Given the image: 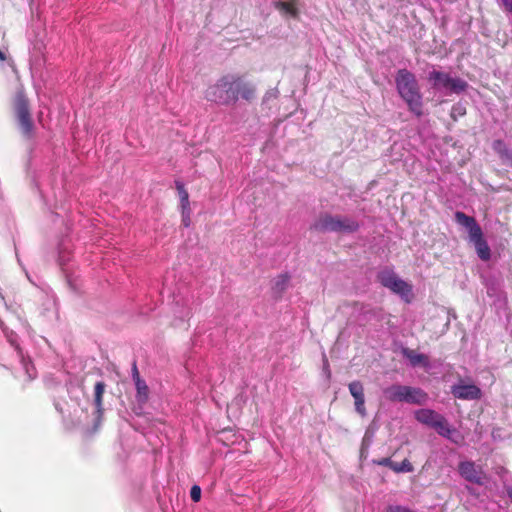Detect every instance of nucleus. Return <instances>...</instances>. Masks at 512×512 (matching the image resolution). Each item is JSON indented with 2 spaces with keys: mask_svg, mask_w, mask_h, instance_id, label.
<instances>
[{
  "mask_svg": "<svg viewBox=\"0 0 512 512\" xmlns=\"http://www.w3.org/2000/svg\"><path fill=\"white\" fill-rule=\"evenodd\" d=\"M256 87L253 83L235 74H227L219 78L215 84L205 91V99L218 105L229 106L239 99L251 101L255 98Z\"/></svg>",
  "mask_w": 512,
  "mask_h": 512,
  "instance_id": "obj_1",
  "label": "nucleus"
},
{
  "mask_svg": "<svg viewBox=\"0 0 512 512\" xmlns=\"http://www.w3.org/2000/svg\"><path fill=\"white\" fill-rule=\"evenodd\" d=\"M7 339V345H0V365L17 371L19 367L27 380L36 378L37 372L30 358L26 357L19 346L17 334L6 328H2Z\"/></svg>",
  "mask_w": 512,
  "mask_h": 512,
  "instance_id": "obj_2",
  "label": "nucleus"
},
{
  "mask_svg": "<svg viewBox=\"0 0 512 512\" xmlns=\"http://www.w3.org/2000/svg\"><path fill=\"white\" fill-rule=\"evenodd\" d=\"M396 87L401 98L408 105L409 110L417 116L422 115V95L418 82L413 73L407 69H400L395 77Z\"/></svg>",
  "mask_w": 512,
  "mask_h": 512,
  "instance_id": "obj_3",
  "label": "nucleus"
},
{
  "mask_svg": "<svg viewBox=\"0 0 512 512\" xmlns=\"http://www.w3.org/2000/svg\"><path fill=\"white\" fill-rule=\"evenodd\" d=\"M360 225L357 220L348 216L332 215L329 213L320 214L311 228L322 233H354Z\"/></svg>",
  "mask_w": 512,
  "mask_h": 512,
  "instance_id": "obj_4",
  "label": "nucleus"
},
{
  "mask_svg": "<svg viewBox=\"0 0 512 512\" xmlns=\"http://www.w3.org/2000/svg\"><path fill=\"white\" fill-rule=\"evenodd\" d=\"M455 221L468 231L469 240L474 245L478 257L483 261H488L491 257V251L475 218L466 215L464 212L457 211L455 213Z\"/></svg>",
  "mask_w": 512,
  "mask_h": 512,
  "instance_id": "obj_5",
  "label": "nucleus"
},
{
  "mask_svg": "<svg viewBox=\"0 0 512 512\" xmlns=\"http://www.w3.org/2000/svg\"><path fill=\"white\" fill-rule=\"evenodd\" d=\"M428 80L435 90L443 92L445 95L460 94L468 87V83L465 80L459 77H452L449 73L438 70L430 71Z\"/></svg>",
  "mask_w": 512,
  "mask_h": 512,
  "instance_id": "obj_6",
  "label": "nucleus"
},
{
  "mask_svg": "<svg viewBox=\"0 0 512 512\" xmlns=\"http://www.w3.org/2000/svg\"><path fill=\"white\" fill-rule=\"evenodd\" d=\"M15 113L22 134L30 138L33 134L34 125L29 111L28 100L22 93L16 95Z\"/></svg>",
  "mask_w": 512,
  "mask_h": 512,
  "instance_id": "obj_7",
  "label": "nucleus"
},
{
  "mask_svg": "<svg viewBox=\"0 0 512 512\" xmlns=\"http://www.w3.org/2000/svg\"><path fill=\"white\" fill-rule=\"evenodd\" d=\"M379 282L395 294L407 299L411 294L412 288L404 280L399 278L392 270H383L378 274Z\"/></svg>",
  "mask_w": 512,
  "mask_h": 512,
  "instance_id": "obj_8",
  "label": "nucleus"
},
{
  "mask_svg": "<svg viewBox=\"0 0 512 512\" xmlns=\"http://www.w3.org/2000/svg\"><path fill=\"white\" fill-rule=\"evenodd\" d=\"M459 474L468 482L483 485L485 474L481 467L472 461H463L459 464Z\"/></svg>",
  "mask_w": 512,
  "mask_h": 512,
  "instance_id": "obj_9",
  "label": "nucleus"
},
{
  "mask_svg": "<svg viewBox=\"0 0 512 512\" xmlns=\"http://www.w3.org/2000/svg\"><path fill=\"white\" fill-rule=\"evenodd\" d=\"M452 395L461 400H478L482 396L481 389L475 384L458 383L451 387Z\"/></svg>",
  "mask_w": 512,
  "mask_h": 512,
  "instance_id": "obj_10",
  "label": "nucleus"
},
{
  "mask_svg": "<svg viewBox=\"0 0 512 512\" xmlns=\"http://www.w3.org/2000/svg\"><path fill=\"white\" fill-rule=\"evenodd\" d=\"M298 1L299 0H273V6L283 16H290L296 19L299 16Z\"/></svg>",
  "mask_w": 512,
  "mask_h": 512,
  "instance_id": "obj_11",
  "label": "nucleus"
},
{
  "mask_svg": "<svg viewBox=\"0 0 512 512\" xmlns=\"http://www.w3.org/2000/svg\"><path fill=\"white\" fill-rule=\"evenodd\" d=\"M427 394L420 388L405 386L404 401L409 404L421 405L425 403Z\"/></svg>",
  "mask_w": 512,
  "mask_h": 512,
  "instance_id": "obj_12",
  "label": "nucleus"
},
{
  "mask_svg": "<svg viewBox=\"0 0 512 512\" xmlns=\"http://www.w3.org/2000/svg\"><path fill=\"white\" fill-rule=\"evenodd\" d=\"M442 415L431 409H420L415 412V418L418 422L433 427Z\"/></svg>",
  "mask_w": 512,
  "mask_h": 512,
  "instance_id": "obj_13",
  "label": "nucleus"
},
{
  "mask_svg": "<svg viewBox=\"0 0 512 512\" xmlns=\"http://www.w3.org/2000/svg\"><path fill=\"white\" fill-rule=\"evenodd\" d=\"M405 385L394 384L384 389L385 397L390 401H404Z\"/></svg>",
  "mask_w": 512,
  "mask_h": 512,
  "instance_id": "obj_14",
  "label": "nucleus"
},
{
  "mask_svg": "<svg viewBox=\"0 0 512 512\" xmlns=\"http://www.w3.org/2000/svg\"><path fill=\"white\" fill-rule=\"evenodd\" d=\"M104 390H105V384L101 381L97 382L95 384V387H94V405H95V408H96V413H97V422L100 421V418L102 416V413H103V408H102V397H103V393H104Z\"/></svg>",
  "mask_w": 512,
  "mask_h": 512,
  "instance_id": "obj_15",
  "label": "nucleus"
},
{
  "mask_svg": "<svg viewBox=\"0 0 512 512\" xmlns=\"http://www.w3.org/2000/svg\"><path fill=\"white\" fill-rule=\"evenodd\" d=\"M136 386V400L137 402L142 405L145 404L148 400V386L144 380L141 378H137L135 381Z\"/></svg>",
  "mask_w": 512,
  "mask_h": 512,
  "instance_id": "obj_16",
  "label": "nucleus"
},
{
  "mask_svg": "<svg viewBox=\"0 0 512 512\" xmlns=\"http://www.w3.org/2000/svg\"><path fill=\"white\" fill-rule=\"evenodd\" d=\"M432 428L435 429L439 435L445 438H451V434L455 431L450 427L444 416H441L440 419L434 423Z\"/></svg>",
  "mask_w": 512,
  "mask_h": 512,
  "instance_id": "obj_17",
  "label": "nucleus"
},
{
  "mask_svg": "<svg viewBox=\"0 0 512 512\" xmlns=\"http://www.w3.org/2000/svg\"><path fill=\"white\" fill-rule=\"evenodd\" d=\"M404 355L409 359L412 366H417L420 364L427 365L428 359L427 356L420 353H415L412 350H404Z\"/></svg>",
  "mask_w": 512,
  "mask_h": 512,
  "instance_id": "obj_18",
  "label": "nucleus"
},
{
  "mask_svg": "<svg viewBox=\"0 0 512 512\" xmlns=\"http://www.w3.org/2000/svg\"><path fill=\"white\" fill-rule=\"evenodd\" d=\"M175 187L178 191V195H179V198H180V206L181 208H188L190 207V202H189V194L187 192V190L185 189V186L183 184L182 181L180 180H176L175 181Z\"/></svg>",
  "mask_w": 512,
  "mask_h": 512,
  "instance_id": "obj_19",
  "label": "nucleus"
},
{
  "mask_svg": "<svg viewBox=\"0 0 512 512\" xmlns=\"http://www.w3.org/2000/svg\"><path fill=\"white\" fill-rule=\"evenodd\" d=\"M290 277L288 274H280L274 279L273 290L282 293L288 286Z\"/></svg>",
  "mask_w": 512,
  "mask_h": 512,
  "instance_id": "obj_20",
  "label": "nucleus"
},
{
  "mask_svg": "<svg viewBox=\"0 0 512 512\" xmlns=\"http://www.w3.org/2000/svg\"><path fill=\"white\" fill-rule=\"evenodd\" d=\"M391 470H393L396 473H408L413 471V465L410 463L409 460L404 459L400 463L394 462Z\"/></svg>",
  "mask_w": 512,
  "mask_h": 512,
  "instance_id": "obj_21",
  "label": "nucleus"
},
{
  "mask_svg": "<svg viewBox=\"0 0 512 512\" xmlns=\"http://www.w3.org/2000/svg\"><path fill=\"white\" fill-rule=\"evenodd\" d=\"M349 391L353 398H360L364 396V388L360 381H353L348 385Z\"/></svg>",
  "mask_w": 512,
  "mask_h": 512,
  "instance_id": "obj_22",
  "label": "nucleus"
},
{
  "mask_svg": "<svg viewBox=\"0 0 512 512\" xmlns=\"http://www.w3.org/2000/svg\"><path fill=\"white\" fill-rule=\"evenodd\" d=\"M175 315L177 318H179L181 321H184L191 316V309L187 305V301H183L181 305V309L175 310Z\"/></svg>",
  "mask_w": 512,
  "mask_h": 512,
  "instance_id": "obj_23",
  "label": "nucleus"
},
{
  "mask_svg": "<svg viewBox=\"0 0 512 512\" xmlns=\"http://www.w3.org/2000/svg\"><path fill=\"white\" fill-rule=\"evenodd\" d=\"M355 410L357 413H359L361 416L366 415V409H365V397L355 398Z\"/></svg>",
  "mask_w": 512,
  "mask_h": 512,
  "instance_id": "obj_24",
  "label": "nucleus"
},
{
  "mask_svg": "<svg viewBox=\"0 0 512 512\" xmlns=\"http://www.w3.org/2000/svg\"><path fill=\"white\" fill-rule=\"evenodd\" d=\"M465 114H466V109L462 104H455L452 107L451 117H453L454 119H456L457 117L464 116Z\"/></svg>",
  "mask_w": 512,
  "mask_h": 512,
  "instance_id": "obj_25",
  "label": "nucleus"
},
{
  "mask_svg": "<svg viewBox=\"0 0 512 512\" xmlns=\"http://www.w3.org/2000/svg\"><path fill=\"white\" fill-rule=\"evenodd\" d=\"M181 214H182V224L184 227H189L191 223V208H181Z\"/></svg>",
  "mask_w": 512,
  "mask_h": 512,
  "instance_id": "obj_26",
  "label": "nucleus"
},
{
  "mask_svg": "<svg viewBox=\"0 0 512 512\" xmlns=\"http://www.w3.org/2000/svg\"><path fill=\"white\" fill-rule=\"evenodd\" d=\"M493 149L496 153L499 154V156H502V154L508 149L507 145L502 140H495L493 142Z\"/></svg>",
  "mask_w": 512,
  "mask_h": 512,
  "instance_id": "obj_27",
  "label": "nucleus"
},
{
  "mask_svg": "<svg viewBox=\"0 0 512 512\" xmlns=\"http://www.w3.org/2000/svg\"><path fill=\"white\" fill-rule=\"evenodd\" d=\"M493 149L496 153L499 154V156H502V154L508 149L507 145L502 140H495L493 142Z\"/></svg>",
  "mask_w": 512,
  "mask_h": 512,
  "instance_id": "obj_28",
  "label": "nucleus"
},
{
  "mask_svg": "<svg viewBox=\"0 0 512 512\" xmlns=\"http://www.w3.org/2000/svg\"><path fill=\"white\" fill-rule=\"evenodd\" d=\"M493 149L496 153L499 154V156H502V154L508 149L507 145L502 140H495L493 142Z\"/></svg>",
  "mask_w": 512,
  "mask_h": 512,
  "instance_id": "obj_29",
  "label": "nucleus"
},
{
  "mask_svg": "<svg viewBox=\"0 0 512 512\" xmlns=\"http://www.w3.org/2000/svg\"><path fill=\"white\" fill-rule=\"evenodd\" d=\"M190 497L194 502H199L201 499V488L198 485H193L190 490Z\"/></svg>",
  "mask_w": 512,
  "mask_h": 512,
  "instance_id": "obj_30",
  "label": "nucleus"
},
{
  "mask_svg": "<svg viewBox=\"0 0 512 512\" xmlns=\"http://www.w3.org/2000/svg\"><path fill=\"white\" fill-rule=\"evenodd\" d=\"M500 158L502 159L503 163L512 167V150L511 149H507L503 154L502 156H500Z\"/></svg>",
  "mask_w": 512,
  "mask_h": 512,
  "instance_id": "obj_31",
  "label": "nucleus"
},
{
  "mask_svg": "<svg viewBox=\"0 0 512 512\" xmlns=\"http://www.w3.org/2000/svg\"><path fill=\"white\" fill-rule=\"evenodd\" d=\"M387 512H415L401 505H391L387 508Z\"/></svg>",
  "mask_w": 512,
  "mask_h": 512,
  "instance_id": "obj_32",
  "label": "nucleus"
},
{
  "mask_svg": "<svg viewBox=\"0 0 512 512\" xmlns=\"http://www.w3.org/2000/svg\"><path fill=\"white\" fill-rule=\"evenodd\" d=\"M69 260V253L62 248L60 247L59 249V264L61 266H64L66 264V262Z\"/></svg>",
  "mask_w": 512,
  "mask_h": 512,
  "instance_id": "obj_33",
  "label": "nucleus"
},
{
  "mask_svg": "<svg viewBox=\"0 0 512 512\" xmlns=\"http://www.w3.org/2000/svg\"><path fill=\"white\" fill-rule=\"evenodd\" d=\"M507 13H512V0H499Z\"/></svg>",
  "mask_w": 512,
  "mask_h": 512,
  "instance_id": "obj_34",
  "label": "nucleus"
},
{
  "mask_svg": "<svg viewBox=\"0 0 512 512\" xmlns=\"http://www.w3.org/2000/svg\"><path fill=\"white\" fill-rule=\"evenodd\" d=\"M393 463L394 462L390 458H382L377 462L378 465L388 467L390 469L392 468Z\"/></svg>",
  "mask_w": 512,
  "mask_h": 512,
  "instance_id": "obj_35",
  "label": "nucleus"
},
{
  "mask_svg": "<svg viewBox=\"0 0 512 512\" xmlns=\"http://www.w3.org/2000/svg\"><path fill=\"white\" fill-rule=\"evenodd\" d=\"M132 376H133V380L134 382L136 381L137 378H140V375H139V372H138V369H137V366H136V363L133 364V368H132Z\"/></svg>",
  "mask_w": 512,
  "mask_h": 512,
  "instance_id": "obj_36",
  "label": "nucleus"
},
{
  "mask_svg": "<svg viewBox=\"0 0 512 512\" xmlns=\"http://www.w3.org/2000/svg\"><path fill=\"white\" fill-rule=\"evenodd\" d=\"M504 488L507 492V495L508 497L510 498L511 502H512V484L511 485H507L506 483H504Z\"/></svg>",
  "mask_w": 512,
  "mask_h": 512,
  "instance_id": "obj_37",
  "label": "nucleus"
},
{
  "mask_svg": "<svg viewBox=\"0 0 512 512\" xmlns=\"http://www.w3.org/2000/svg\"><path fill=\"white\" fill-rule=\"evenodd\" d=\"M324 367H325V370L327 371V376L329 377L330 376V372H329V369H328V361H327V359L324 360Z\"/></svg>",
  "mask_w": 512,
  "mask_h": 512,
  "instance_id": "obj_38",
  "label": "nucleus"
},
{
  "mask_svg": "<svg viewBox=\"0 0 512 512\" xmlns=\"http://www.w3.org/2000/svg\"><path fill=\"white\" fill-rule=\"evenodd\" d=\"M0 60L1 61L5 60V55L1 50H0Z\"/></svg>",
  "mask_w": 512,
  "mask_h": 512,
  "instance_id": "obj_39",
  "label": "nucleus"
},
{
  "mask_svg": "<svg viewBox=\"0 0 512 512\" xmlns=\"http://www.w3.org/2000/svg\"><path fill=\"white\" fill-rule=\"evenodd\" d=\"M501 473L504 475V474H507L508 471L506 469H504V468H501Z\"/></svg>",
  "mask_w": 512,
  "mask_h": 512,
  "instance_id": "obj_40",
  "label": "nucleus"
}]
</instances>
